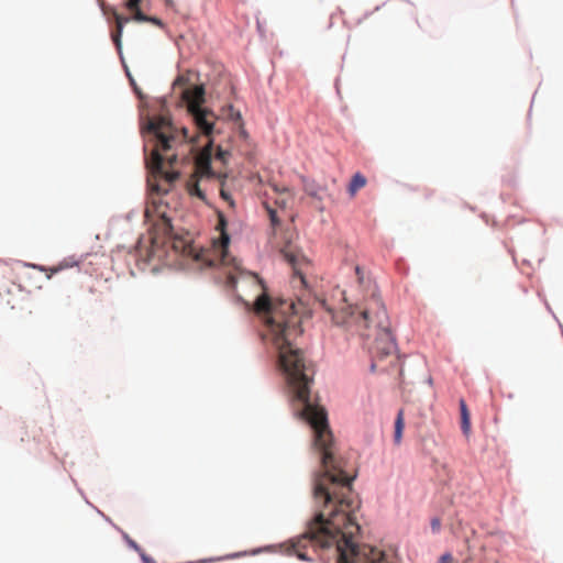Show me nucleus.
<instances>
[{
    "instance_id": "1",
    "label": "nucleus",
    "mask_w": 563,
    "mask_h": 563,
    "mask_svg": "<svg viewBox=\"0 0 563 563\" xmlns=\"http://www.w3.org/2000/svg\"><path fill=\"white\" fill-rule=\"evenodd\" d=\"M252 309L265 323V336L278 352L279 368L294 400L301 406L300 417L312 429L313 446L320 454V471L312 483L316 512L305 532L291 541L292 553L300 560L311 561L306 552L311 547L325 563H389L382 550L360 544L356 511L361 503L352 488L353 477L345 473L344 461L335 454L327 411L311 398L314 368L295 344L302 333L296 307Z\"/></svg>"
},
{
    "instance_id": "6",
    "label": "nucleus",
    "mask_w": 563,
    "mask_h": 563,
    "mask_svg": "<svg viewBox=\"0 0 563 563\" xmlns=\"http://www.w3.org/2000/svg\"><path fill=\"white\" fill-rule=\"evenodd\" d=\"M284 258L291 265L294 271V279L292 283L299 284L300 286H306V279L305 274L307 268L310 266L309 260L303 256L301 253H295L292 251H286L283 252Z\"/></svg>"
},
{
    "instance_id": "21",
    "label": "nucleus",
    "mask_w": 563,
    "mask_h": 563,
    "mask_svg": "<svg viewBox=\"0 0 563 563\" xmlns=\"http://www.w3.org/2000/svg\"><path fill=\"white\" fill-rule=\"evenodd\" d=\"M163 221H164V231H165V233L169 234L173 230L170 220L167 218H163Z\"/></svg>"
},
{
    "instance_id": "11",
    "label": "nucleus",
    "mask_w": 563,
    "mask_h": 563,
    "mask_svg": "<svg viewBox=\"0 0 563 563\" xmlns=\"http://www.w3.org/2000/svg\"><path fill=\"white\" fill-rule=\"evenodd\" d=\"M404 428H405L404 410L400 409L396 417L395 432H394V442L397 445L400 444V442H401Z\"/></svg>"
},
{
    "instance_id": "25",
    "label": "nucleus",
    "mask_w": 563,
    "mask_h": 563,
    "mask_svg": "<svg viewBox=\"0 0 563 563\" xmlns=\"http://www.w3.org/2000/svg\"><path fill=\"white\" fill-rule=\"evenodd\" d=\"M276 202L278 205H280L282 207H286L287 200H286V198H282L280 200H276Z\"/></svg>"
},
{
    "instance_id": "2",
    "label": "nucleus",
    "mask_w": 563,
    "mask_h": 563,
    "mask_svg": "<svg viewBox=\"0 0 563 563\" xmlns=\"http://www.w3.org/2000/svg\"><path fill=\"white\" fill-rule=\"evenodd\" d=\"M318 303L332 314L334 323L355 331L366 340L374 336V341L367 344L373 358L372 371L377 366V361L395 353L396 344L389 330L387 312L375 287L364 302L350 306L336 313L327 306L324 300H319Z\"/></svg>"
},
{
    "instance_id": "8",
    "label": "nucleus",
    "mask_w": 563,
    "mask_h": 563,
    "mask_svg": "<svg viewBox=\"0 0 563 563\" xmlns=\"http://www.w3.org/2000/svg\"><path fill=\"white\" fill-rule=\"evenodd\" d=\"M227 220L222 213H219V220L217 223V230L220 231V239L217 243H214V246L217 247V251L220 256V261L223 265H227L229 263L228 260V246L230 243V236L227 232Z\"/></svg>"
},
{
    "instance_id": "5",
    "label": "nucleus",
    "mask_w": 563,
    "mask_h": 563,
    "mask_svg": "<svg viewBox=\"0 0 563 563\" xmlns=\"http://www.w3.org/2000/svg\"><path fill=\"white\" fill-rule=\"evenodd\" d=\"M212 141L209 140L208 143L203 146L202 151L197 154L195 158V173L188 179L186 184L187 191L190 196H196L201 200H206V195L201 190L199 186V177H213L214 173L211 169V158H212Z\"/></svg>"
},
{
    "instance_id": "18",
    "label": "nucleus",
    "mask_w": 563,
    "mask_h": 563,
    "mask_svg": "<svg viewBox=\"0 0 563 563\" xmlns=\"http://www.w3.org/2000/svg\"><path fill=\"white\" fill-rule=\"evenodd\" d=\"M431 529L433 532H439L441 529V520L439 518H433L431 520Z\"/></svg>"
},
{
    "instance_id": "7",
    "label": "nucleus",
    "mask_w": 563,
    "mask_h": 563,
    "mask_svg": "<svg viewBox=\"0 0 563 563\" xmlns=\"http://www.w3.org/2000/svg\"><path fill=\"white\" fill-rule=\"evenodd\" d=\"M130 11L133 12L132 20H134L136 22H146L147 21L148 15L143 13L140 8L132 9ZM113 15H114V20H115V30L112 31L111 38H112L118 52L120 53L122 49L121 37H122V33H123V27L126 23H129L131 21V18L123 16L117 12H114Z\"/></svg>"
},
{
    "instance_id": "9",
    "label": "nucleus",
    "mask_w": 563,
    "mask_h": 563,
    "mask_svg": "<svg viewBox=\"0 0 563 563\" xmlns=\"http://www.w3.org/2000/svg\"><path fill=\"white\" fill-rule=\"evenodd\" d=\"M173 249L185 256H194L197 261H200L203 257V254L196 253L195 247L188 241L183 239H175L173 242Z\"/></svg>"
},
{
    "instance_id": "16",
    "label": "nucleus",
    "mask_w": 563,
    "mask_h": 563,
    "mask_svg": "<svg viewBox=\"0 0 563 563\" xmlns=\"http://www.w3.org/2000/svg\"><path fill=\"white\" fill-rule=\"evenodd\" d=\"M273 189L275 192L287 195L289 198L294 197V194L291 192V190L288 187L279 188L277 185H273Z\"/></svg>"
},
{
    "instance_id": "15",
    "label": "nucleus",
    "mask_w": 563,
    "mask_h": 563,
    "mask_svg": "<svg viewBox=\"0 0 563 563\" xmlns=\"http://www.w3.org/2000/svg\"><path fill=\"white\" fill-rule=\"evenodd\" d=\"M230 156V153L225 150H222L221 147H218L216 158L221 161L222 163H225L228 157Z\"/></svg>"
},
{
    "instance_id": "24",
    "label": "nucleus",
    "mask_w": 563,
    "mask_h": 563,
    "mask_svg": "<svg viewBox=\"0 0 563 563\" xmlns=\"http://www.w3.org/2000/svg\"><path fill=\"white\" fill-rule=\"evenodd\" d=\"M141 558L144 563H156L152 558L147 556L145 553H141Z\"/></svg>"
},
{
    "instance_id": "14",
    "label": "nucleus",
    "mask_w": 563,
    "mask_h": 563,
    "mask_svg": "<svg viewBox=\"0 0 563 563\" xmlns=\"http://www.w3.org/2000/svg\"><path fill=\"white\" fill-rule=\"evenodd\" d=\"M302 183H303V190L306 191L307 195L314 197V198L318 197L319 188L316 184H313L312 181H309L305 177H302Z\"/></svg>"
},
{
    "instance_id": "22",
    "label": "nucleus",
    "mask_w": 563,
    "mask_h": 563,
    "mask_svg": "<svg viewBox=\"0 0 563 563\" xmlns=\"http://www.w3.org/2000/svg\"><path fill=\"white\" fill-rule=\"evenodd\" d=\"M453 556L450 553H445L440 558V563H452Z\"/></svg>"
},
{
    "instance_id": "26",
    "label": "nucleus",
    "mask_w": 563,
    "mask_h": 563,
    "mask_svg": "<svg viewBox=\"0 0 563 563\" xmlns=\"http://www.w3.org/2000/svg\"><path fill=\"white\" fill-rule=\"evenodd\" d=\"M129 543H130V545H131L133 549H135L136 551H141L140 547H139L134 541H132V540H131Z\"/></svg>"
},
{
    "instance_id": "3",
    "label": "nucleus",
    "mask_w": 563,
    "mask_h": 563,
    "mask_svg": "<svg viewBox=\"0 0 563 563\" xmlns=\"http://www.w3.org/2000/svg\"><path fill=\"white\" fill-rule=\"evenodd\" d=\"M147 130L156 139L151 157L146 162L147 167L155 176H162L172 184L179 177L175 166L180 155L181 159H185L187 152H190L192 146L180 141L167 118H153Z\"/></svg>"
},
{
    "instance_id": "23",
    "label": "nucleus",
    "mask_w": 563,
    "mask_h": 563,
    "mask_svg": "<svg viewBox=\"0 0 563 563\" xmlns=\"http://www.w3.org/2000/svg\"><path fill=\"white\" fill-rule=\"evenodd\" d=\"M221 197L224 200L229 201L231 206H233V201H232L230 195L227 191H224L223 189H221Z\"/></svg>"
},
{
    "instance_id": "13",
    "label": "nucleus",
    "mask_w": 563,
    "mask_h": 563,
    "mask_svg": "<svg viewBox=\"0 0 563 563\" xmlns=\"http://www.w3.org/2000/svg\"><path fill=\"white\" fill-rule=\"evenodd\" d=\"M80 263L79 260H76L74 256L66 257L62 262H59L56 266L51 268L52 274L58 273L66 268H73L78 266Z\"/></svg>"
},
{
    "instance_id": "19",
    "label": "nucleus",
    "mask_w": 563,
    "mask_h": 563,
    "mask_svg": "<svg viewBox=\"0 0 563 563\" xmlns=\"http://www.w3.org/2000/svg\"><path fill=\"white\" fill-rule=\"evenodd\" d=\"M141 1L142 0H128V2L125 3V7L129 10L137 9V8H140Z\"/></svg>"
},
{
    "instance_id": "27",
    "label": "nucleus",
    "mask_w": 563,
    "mask_h": 563,
    "mask_svg": "<svg viewBox=\"0 0 563 563\" xmlns=\"http://www.w3.org/2000/svg\"><path fill=\"white\" fill-rule=\"evenodd\" d=\"M355 272H356V275L358 277V280L361 282L362 280V277H361V269L358 266L355 267Z\"/></svg>"
},
{
    "instance_id": "10",
    "label": "nucleus",
    "mask_w": 563,
    "mask_h": 563,
    "mask_svg": "<svg viewBox=\"0 0 563 563\" xmlns=\"http://www.w3.org/2000/svg\"><path fill=\"white\" fill-rule=\"evenodd\" d=\"M461 428L464 434L471 431V415L464 399H460Z\"/></svg>"
},
{
    "instance_id": "29",
    "label": "nucleus",
    "mask_w": 563,
    "mask_h": 563,
    "mask_svg": "<svg viewBox=\"0 0 563 563\" xmlns=\"http://www.w3.org/2000/svg\"><path fill=\"white\" fill-rule=\"evenodd\" d=\"M187 137H188V135H187V130H186V129H184V130H183V139H187Z\"/></svg>"
},
{
    "instance_id": "30",
    "label": "nucleus",
    "mask_w": 563,
    "mask_h": 563,
    "mask_svg": "<svg viewBox=\"0 0 563 563\" xmlns=\"http://www.w3.org/2000/svg\"><path fill=\"white\" fill-rule=\"evenodd\" d=\"M464 563H467V562H464Z\"/></svg>"
},
{
    "instance_id": "28",
    "label": "nucleus",
    "mask_w": 563,
    "mask_h": 563,
    "mask_svg": "<svg viewBox=\"0 0 563 563\" xmlns=\"http://www.w3.org/2000/svg\"><path fill=\"white\" fill-rule=\"evenodd\" d=\"M165 3H166L167 7H170V8L174 7L173 0H165Z\"/></svg>"
},
{
    "instance_id": "12",
    "label": "nucleus",
    "mask_w": 563,
    "mask_h": 563,
    "mask_svg": "<svg viewBox=\"0 0 563 563\" xmlns=\"http://www.w3.org/2000/svg\"><path fill=\"white\" fill-rule=\"evenodd\" d=\"M365 185H366V178L362 174L356 173L352 177L351 183L349 185L350 195L354 196L360 189L365 187Z\"/></svg>"
},
{
    "instance_id": "20",
    "label": "nucleus",
    "mask_w": 563,
    "mask_h": 563,
    "mask_svg": "<svg viewBox=\"0 0 563 563\" xmlns=\"http://www.w3.org/2000/svg\"><path fill=\"white\" fill-rule=\"evenodd\" d=\"M146 22L153 23L154 25L159 26V27L164 26L163 21L156 16H147Z\"/></svg>"
},
{
    "instance_id": "4",
    "label": "nucleus",
    "mask_w": 563,
    "mask_h": 563,
    "mask_svg": "<svg viewBox=\"0 0 563 563\" xmlns=\"http://www.w3.org/2000/svg\"><path fill=\"white\" fill-rule=\"evenodd\" d=\"M183 99L187 104L188 112L197 129L206 136H210L213 131L217 117L212 111L202 107L205 103L203 86H195L192 88L185 89L183 92Z\"/></svg>"
},
{
    "instance_id": "17",
    "label": "nucleus",
    "mask_w": 563,
    "mask_h": 563,
    "mask_svg": "<svg viewBox=\"0 0 563 563\" xmlns=\"http://www.w3.org/2000/svg\"><path fill=\"white\" fill-rule=\"evenodd\" d=\"M267 212L269 214V219H271V222L274 227L278 225L279 224V220L277 218V214H276V210L267 207Z\"/></svg>"
}]
</instances>
